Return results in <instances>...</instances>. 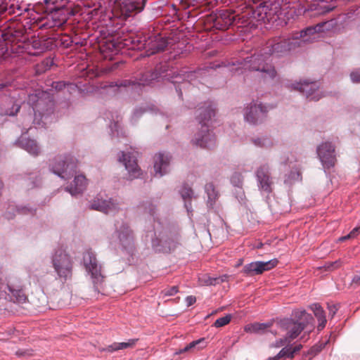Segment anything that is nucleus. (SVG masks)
Masks as SVG:
<instances>
[{"instance_id":"nucleus-49","label":"nucleus","mask_w":360,"mask_h":360,"mask_svg":"<svg viewBox=\"0 0 360 360\" xmlns=\"http://www.w3.org/2000/svg\"><path fill=\"white\" fill-rule=\"evenodd\" d=\"M360 13V6H352L349 7L345 13L347 19H353Z\"/></svg>"},{"instance_id":"nucleus-25","label":"nucleus","mask_w":360,"mask_h":360,"mask_svg":"<svg viewBox=\"0 0 360 360\" xmlns=\"http://www.w3.org/2000/svg\"><path fill=\"white\" fill-rule=\"evenodd\" d=\"M326 22H319L315 25L307 27L299 32L293 34V38L295 41H300L302 39L304 42L311 41L314 39V35L324 31L323 27L326 26Z\"/></svg>"},{"instance_id":"nucleus-55","label":"nucleus","mask_w":360,"mask_h":360,"mask_svg":"<svg viewBox=\"0 0 360 360\" xmlns=\"http://www.w3.org/2000/svg\"><path fill=\"white\" fill-rule=\"evenodd\" d=\"M335 7H336V6L333 3H330L328 4L320 5V8L321 10V13H329V12L332 11Z\"/></svg>"},{"instance_id":"nucleus-10","label":"nucleus","mask_w":360,"mask_h":360,"mask_svg":"<svg viewBox=\"0 0 360 360\" xmlns=\"http://www.w3.org/2000/svg\"><path fill=\"white\" fill-rule=\"evenodd\" d=\"M75 159L70 155H58L49 165L50 171L63 179H68L76 172Z\"/></svg>"},{"instance_id":"nucleus-28","label":"nucleus","mask_w":360,"mask_h":360,"mask_svg":"<svg viewBox=\"0 0 360 360\" xmlns=\"http://www.w3.org/2000/svg\"><path fill=\"white\" fill-rule=\"evenodd\" d=\"M20 179L24 181V186L28 190L39 188L42 184V179L39 172L20 175Z\"/></svg>"},{"instance_id":"nucleus-42","label":"nucleus","mask_w":360,"mask_h":360,"mask_svg":"<svg viewBox=\"0 0 360 360\" xmlns=\"http://www.w3.org/2000/svg\"><path fill=\"white\" fill-rule=\"evenodd\" d=\"M255 146L260 148H268L273 145L272 141L267 136L254 138L252 139Z\"/></svg>"},{"instance_id":"nucleus-60","label":"nucleus","mask_w":360,"mask_h":360,"mask_svg":"<svg viewBox=\"0 0 360 360\" xmlns=\"http://www.w3.org/2000/svg\"><path fill=\"white\" fill-rule=\"evenodd\" d=\"M186 303L187 307L193 305L196 302V297L193 295L187 296L186 297Z\"/></svg>"},{"instance_id":"nucleus-3","label":"nucleus","mask_w":360,"mask_h":360,"mask_svg":"<svg viewBox=\"0 0 360 360\" xmlns=\"http://www.w3.org/2000/svg\"><path fill=\"white\" fill-rule=\"evenodd\" d=\"M264 55L255 53L245 58L240 56H232L230 59L222 61L221 63L210 64L205 70L209 68L216 69L224 67L233 75H240L246 70L258 71L262 73V77L265 79H274L277 75L276 70L274 66L266 62Z\"/></svg>"},{"instance_id":"nucleus-18","label":"nucleus","mask_w":360,"mask_h":360,"mask_svg":"<svg viewBox=\"0 0 360 360\" xmlns=\"http://www.w3.org/2000/svg\"><path fill=\"white\" fill-rule=\"evenodd\" d=\"M119 161L122 162L127 171V180H133L139 178L141 174V170L137 164L138 153L133 150L130 152H120Z\"/></svg>"},{"instance_id":"nucleus-8","label":"nucleus","mask_w":360,"mask_h":360,"mask_svg":"<svg viewBox=\"0 0 360 360\" xmlns=\"http://www.w3.org/2000/svg\"><path fill=\"white\" fill-rule=\"evenodd\" d=\"M51 263L57 278L60 281L65 283L72 278L74 262L65 250H54L51 255Z\"/></svg>"},{"instance_id":"nucleus-58","label":"nucleus","mask_w":360,"mask_h":360,"mask_svg":"<svg viewBox=\"0 0 360 360\" xmlns=\"http://www.w3.org/2000/svg\"><path fill=\"white\" fill-rule=\"evenodd\" d=\"M339 307L338 304H328V314L333 318L337 313Z\"/></svg>"},{"instance_id":"nucleus-27","label":"nucleus","mask_w":360,"mask_h":360,"mask_svg":"<svg viewBox=\"0 0 360 360\" xmlns=\"http://www.w3.org/2000/svg\"><path fill=\"white\" fill-rule=\"evenodd\" d=\"M86 187V179L82 175L75 176L73 184L65 187V190L72 196H77L83 193Z\"/></svg>"},{"instance_id":"nucleus-6","label":"nucleus","mask_w":360,"mask_h":360,"mask_svg":"<svg viewBox=\"0 0 360 360\" xmlns=\"http://www.w3.org/2000/svg\"><path fill=\"white\" fill-rule=\"evenodd\" d=\"M27 102L34 112V124L39 125L41 122L44 123L43 119L46 120L53 113L54 100L52 95L47 91H35L34 93L28 95Z\"/></svg>"},{"instance_id":"nucleus-2","label":"nucleus","mask_w":360,"mask_h":360,"mask_svg":"<svg viewBox=\"0 0 360 360\" xmlns=\"http://www.w3.org/2000/svg\"><path fill=\"white\" fill-rule=\"evenodd\" d=\"M157 207L152 200H144L139 205L140 209L149 214V221H153V225L146 226V237L150 239L153 250L167 253L175 248L178 237L167 219L160 218Z\"/></svg>"},{"instance_id":"nucleus-62","label":"nucleus","mask_w":360,"mask_h":360,"mask_svg":"<svg viewBox=\"0 0 360 360\" xmlns=\"http://www.w3.org/2000/svg\"><path fill=\"white\" fill-rule=\"evenodd\" d=\"M360 233V226L353 229L350 232V236L352 238H355Z\"/></svg>"},{"instance_id":"nucleus-53","label":"nucleus","mask_w":360,"mask_h":360,"mask_svg":"<svg viewBox=\"0 0 360 360\" xmlns=\"http://www.w3.org/2000/svg\"><path fill=\"white\" fill-rule=\"evenodd\" d=\"M201 282L206 285H215L219 283V278L216 277L205 276L201 278Z\"/></svg>"},{"instance_id":"nucleus-56","label":"nucleus","mask_w":360,"mask_h":360,"mask_svg":"<svg viewBox=\"0 0 360 360\" xmlns=\"http://www.w3.org/2000/svg\"><path fill=\"white\" fill-rule=\"evenodd\" d=\"M350 78L353 83L360 82V69H356L350 73Z\"/></svg>"},{"instance_id":"nucleus-41","label":"nucleus","mask_w":360,"mask_h":360,"mask_svg":"<svg viewBox=\"0 0 360 360\" xmlns=\"http://www.w3.org/2000/svg\"><path fill=\"white\" fill-rule=\"evenodd\" d=\"M302 180V174L297 169L292 170L290 173L286 174L284 179V183L288 185H292L295 182L300 181Z\"/></svg>"},{"instance_id":"nucleus-15","label":"nucleus","mask_w":360,"mask_h":360,"mask_svg":"<svg viewBox=\"0 0 360 360\" xmlns=\"http://www.w3.org/2000/svg\"><path fill=\"white\" fill-rule=\"evenodd\" d=\"M272 108L269 104L252 101L245 108L244 120L250 125L259 124L266 120L268 112Z\"/></svg>"},{"instance_id":"nucleus-14","label":"nucleus","mask_w":360,"mask_h":360,"mask_svg":"<svg viewBox=\"0 0 360 360\" xmlns=\"http://www.w3.org/2000/svg\"><path fill=\"white\" fill-rule=\"evenodd\" d=\"M82 262L87 274L91 276L95 292H99L98 285L101 284L104 276L101 272V264L92 250L89 249L84 252Z\"/></svg>"},{"instance_id":"nucleus-59","label":"nucleus","mask_w":360,"mask_h":360,"mask_svg":"<svg viewBox=\"0 0 360 360\" xmlns=\"http://www.w3.org/2000/svg\"><path fill=\"white\" fill-rule=\"evenodd\" d=\"M302 348V344H296L294 346H292V345L291 344V352L293 354V356H295V355L299 352Z\"/></svg>"},{"instance_id":"nucleus-37","label":"nucleus","mask_w":360,"mask_h":360,"mask_svg":"<svg viewBox=\"0 0 360 360\" xmlns=\"http://www.w3.org/2000/svg\"><path fill=\"white\" fill-rule=\"evenodd\" d=\"M112 120H110L109 129H110V134L111 136H117L119 137L123 134L121 129V123L118 116H116V119L112 116Z\"/></svg>"},{"instance_id":"nucleus-20","label":"nucleus","mask_w":360,"mask_h":360,"mask_svg":"<svg viewBox=\"0 0 360 360\" xmlns=\"http://www.w3.org/2000/svg\"><path fill=\"white\" fill-rule=\"evenodd\" d=\"M316 153L323 167L325 169L333 167L336 158L335 146L331 142L326 141L317 146Z\"/></svg>"},{"instance_id":"nucleus-52","label":"nucleus","mask_w":360,"mask_h":360,"mask_svg":"<svg viewBox=\"0 0 360 360\" xmlns=\"http://www.w3.org/2000/svg\"><path fill=\"white\" fill-rule=\"evenodd\" d=\"M233 194L236 198L238 200V202L241 204L245 203V195L244 191L242 187L236 188Z\"/></svg>"},{"instance_id":"nucleus-12","label":"nucleus","mask_w":360,"mask_h":360,"mask_svg":"<svg viewBox=\"0 0 360 360\" xmlns=\"http://www.w3.org/2000/svg\"><path fill=\"white\" fill-rule=\"evenodd\" d=\"M112 238L116 239L119 248L123 252L129 255H133L135 250L134 236L127 223L116 224Z\"/></svg>"},{"instance_id":"nucleus-21","label":"nucleus","mask_w":360,"mask_h":360,"mask_svg":"<svg viewBox=\"0 0 360 360\" xmlns=\"http://www.w3.org/2000/svg\"><path fill=\"white\" fill-rule=\"evenodd\" d=\"M293 88L299 90L310 101H317L324 96L323 93L319 89V85L317 82L304 80L293 84Z\"/></svg>"},{"instance_id":"nucleus-24","label":"nucleus","mask_w":360,"mask_h":360,"mask_svg":"<svg viewBox=\"0 0 360 360\" xmlns=\"http://www.w3.org/2000/svg\"><path fill=\"white\" fill-rule=\"evenodd\" d=\"M172 156L169 153L160 152L154 157V176L160 178L170 171Z\"/></svg>"},{"instance_id":"nucleus-30","label":"nucleus","mask_w":360,"mask_h":360,"mask_svg":"<svg viewBox=\"0 0 360 360\" xmlns=\"http://www.w3.org/2000/svg\"><path fill=\"white\" fill-rule=\"evenodd\" d=\"M179 193L184 202V207L190 217L192 215L193 212L191 200L193 198H195L193 191L187 184H184L179 191Z\"/></svg>"},{"instance_id":"nucleus-50","label":"nucleus","mask_w":360,"mask_h":360,"mask_svg":"<svg viewBox=\"0 0 360 360\" xmlns=\"http://www.w3.org/2000/svg\"><path fill=\"white\" fill-rule=\"evenodd\" d=\"M292 341L290 340L289 338H287V336L285 335L282 338L277 339L274 343H272L271 347L275 348H279L281 347H285L287 345L291 343Z\"/></svg>"},{"instance_id":"nucleus-23","label":"nucleus","mask_w":360,"mask_h":360,"mask_svg":"<svg viewBox=\"0 0 360 360\" xmlns=\"http://www.w3.org/2000/svg\"><path fill=\"white\" fill-rule=\"evenodd\" d=\"M89 207L105 214H110L120 210V204L116 199L112 198L108 199L96 198L89 202Z\"/></svg>"},{"instance_id":"nucleus-7","label":"nucleus","mask_w":360,"mask_h":360,"mask_svg":"<svg viewBox=\"0 0 360 360\" xmlns=\"http://www.w3.org/2000/svg\"><path fill=\"white\" fill-rule=\"evenodd\" d=\"M250 13L239 15L229 11H220L214 16H210V20L212 22V27L219 30H226L231 25L238 27L253 26L252 20L248 17Z\"/></svg>"},{"instance_id":"nucleus-11","label":"nucleus","mask_w":360,"mask_h":360,"mask_svg":"<svg viewBox=\"0 0 360 360\" xmlns=\"http://www.w3.org/2000/svg\"><path fill=\"white\" fill-rule=\"evenodd\" d=\"M281 8L277 3L264 2L251 12L252 18L257 22L273 25L281 15Z\"/></svg>"},{"instance_id":"nucleus-22","label":"nucleus","mask_w":360,"mask_h":360,"mask_svg":"<svg viewBox=\"0 0 360 360\" xmlns=\"http://www.w3.org/2000/svg\"><path fill=\"white\" fill-rule=\"evenodd\" d=\"M168 45V39L160 34H154L143 40V48L147 55H153L163 51Z\"/></svg>"},{"instance_id":"nucleus-48","label":"nucleus","mask_w":360,"mask_h":360,"mask_svg":"<svg viewBox=\"0 0 360 360\" xmlns=\"http://www.w3.org/2000/svg\"><path fill=\"white\" fill-rule=\"evenodd\" d=\"M243 181V177L239 173H234L231 177V183L236 188L242 187Z\"/></svg>"},{"instance_id":"nucleus-9","label":"nucleus","mask_w":360,"mask_h":360,"mask_svg":"<svg viewBox=\"0 0 360 360\" xmlns=\"http://www.w3.org/2000/svg\"><path fill=\"white\" fill-rule=\"evenodd\" d=\"M300 46V41H295L292 37H274L268 41L264 48V54L273 58H279L287 56L292 49Z\"/></svg>"},{"instance_id":"nucleus-5","label":"nucleus","mask_w":360,"mask_h":360,"mask_svg":"<svg viewBox=\"0 0 360 360\" xmlns=\"http://www.w3.org/2000/svg\"><path fill=\"white\" fill-rule=\"evenodd\" d=\"M314 317L305 310H294L290 317L279 320L278 326L283 331H286L287 338L292 341L308 326H314Z\"/></svg>"},{"instance_id":"nucleus-4","label":"nucleus","mask_w":360,"mask_h":360,"mask_svg":"<svg viewBox=\"0 0 360 360\" xmlns=\"http://www.w3.org/2000/svg\"><path fill=\"white\" fill-rule=\"evenodd\" d=\"M215 108L212 102L207 101L196 110L195 117L201 128L192 139L194 145L203 148H210L215 146L216 137L209 129V124L215 116Z\"/></svg>"},{"instance_id":"nucleus-61","label":"nucleus","mask_w":360,"mask_h":360,"mask_svg":"<svg viewBox=\"0 0 360 360\" xmlns=\"http://www.w3.org/2000/svg\"><path fill=\"white\" fill-rule=\"evenodd\" d=\"M322 348H323L322 347H313L309 350L308 354H311L313 356H315L322 349Z\"/></svg>"},{"instance_id":"nucleus-32","label":"nucleus","mask_w":360,"mask_h":360,"mask_svg":"<svg viewBox=\"0 0 360 360\" xmlns=\"http://www.w3.org/2000/svg\"><path fill=\"white\" fill-rule=\"evenodd\" d=\"M20 105L14 102L13 99H9L6 108H0V124H2L6 118V116H15L20 110Z\"/></svg>"},{"instance_id":"nucleus-64","label":"nucleus","mask_w":360,"mask_h":360,"mask_svg":"<svg viewBox=\"0 0 360 360\" xmlns=\"http://www.w3.org/2000/svg\"><path fill=\"white\" fill-rule=\"evenodd\" d=\"M352 283L354 285H360V276L356 275L352 278Z\"/></svg>"},{"instance_id":"nucleus-13","label":"nucleus","mask_w":360,"mask_h":360,"mask_svg":"<svg viewBox=\"0 0 360 360\" xmlns=\"http://www.w3.org/2000/svg\"><path fill=\"white\" fill-rule=\"evenodd\" d=\"M6 281L5 293L3 292L1 298H4L13 303H25L27 298L24 291L22 281L13 274L6 276Z\"/></svg>"},{"instance_id":"nucleus-39","label":"nucleus","mask_w":360,"mask_h":360,"mask_svg":"<svg viewBox=\"0 0 360 360\" xmlns=\"http://www.w3.org/2000/svg\"><path fill=\"white\" fill-rule=\"evenodd\" d=\"M13 88V84L8 80H4L0 77V96H9L10 99H13L11 95V90ZM15 102L14 100H13Z\"/></svg>"},{"instance_id":"nucleus-1","label":"nucleus","mask_w":360,"mask_h":360,"mask_svg":"<svg viewBox=\"0 0 360 360\" xmlns=\"http://www.w3.org/2000/svg\"><path fill=\"white\" fill-rule=\"evenodd\" d=\"M165 67L162 65H157L154 70L146 71L141 74L139 79H121L115 82H106L100 84L99 88L101 94L113 96L129 89L135 90L141 86L149 85L153 81L160 78L167 77L174 84L179 98H182V89L190 84L201 74L202 70L196 71L180 70L172 74L167 73Z\"/></svg>"},{"instance_id":"nucleus-17","label":"nucleus","mask_w":360,"mask_h":360,"mask_svg":"<svg viewBox=\"0 0 360 360\" xmlns=\"http://www.w3.org/2000/svg\"><path fill=\"white\" fill-rule=\"evenodd\" d=\"M24 40V32L22 30H16L8 27L4 30L0 39V54L4 55L9 51H15L13 44Z\"/></svg>"},{"instance_id":"nucleus-57","label":"nucleus","mask_w":360,"mask_h":360,"mask_svg":"<svg viewBox=\"0 0 360 360\" xmlns=\"http://www.w3.org/2000/svg\"><path fill=\"white\" fill-rule=\"evenodd\" d=\"M144 112L145 110L142 108H136L133 112L131 120L136 122Z\"/></svg>"},{"instance_id":"nucleus-45","label":"nucleus","mask_w":360,"mask_h":360,"mask_svg":"<svg viewBox=\"0 0 360 360\" xmlns=\"http://www.w3.org/2000/svg\"><path fill=\"white\" fill-rule=\"evenodd\" d=\"M278 261L277 259H272L267 262L259 261V267L261 269L262 273L266 271H269L276 266L278 264Z\"/></svg>"},{"instance_id":"nucleus-31","label":"nucleus","mask_w":360,"mask_h":360,"mask_svg":"<svg viewBox=\"0 0 360 360\" xmlns=\"http://www.w3.org/2000/svg\"><path fill=\"white\" fill-rule=\"evenodd\" d=\"M145 2L146 0H122V9L128 15L132 12L139 13L143 10Z\"/></svg>"},{"instance_id":"nucleus-54","label":"nucleus","mask_w":360,"mask_h":360,"mask_svg":"<svg viewBox=\"0 0 360 360\" xmlns=\"http://www.w3.org/2000/svg\"><path fill=\"white\" fill-rule=\"evenodd\" d=\"M179 292L178 287L174 285L162 290L161 293L164 297L173 296Z\"/></svg>"},{"instance_id":"nucleus-51","label":"nucleus","mask_w":360,"mask_h":360,"mask_svg":"<svg viewBox=\"0 0 360 360\" xmlns=\"http://www.w3.org/2000/svg\"><path fill=\"white\" fill-rule=\"evenodd\" d=\"M101 49L103 53L109 51V52L112 53V54L117 53L118 51L115 44L112 41L106 42L105 44L101 48Z\"/></svg>"},{"instance_id":"nucleus-35","label":"nucleus","mask_w":360,"mask_h":360,"mask_svg":"<svg viewBox=\"0 0 360 360\" xmlns=\"http://www.w3.org/2000/svg\"><path fill=\"white\" fill-rule=\"evenodd\" d=\"M271 326H272V322H266V323H253L247 325L245 327V330L247 333H250L263 334Z\"/></svg>"},{"instance_id":"nucleus-34","label":"nucleus","mask_w":360,"mask_h":360,"mask_svg":"<svg viewBox=\"0 0 360 360\" xmlns=\"http://www.w3.org/2000/svg\"><path fill=\"white\" fill-rule=\"evenodd\" d=\"M137 341L138 339H129L127 342H113L112 344L103 348V351L112 353L115 351L131 348L136 345Z\"/></svg>"},{"instance_id":"nucleus-40","label":"nucleus","mask_w":360,"mask_h":360,"mask_svg":"<svg viewBox=\"0 0 360 360\" xmlns=\"http://www.w3.org/2000/svg\"><path fill=\"white\" fill-rule=\"evenodd\" d=\"M51 87L55 89L56 91H61L64 89H68V91H75L77 89V86L74 83L65 82L64 81H58L53 82L51 84Z\"/></svg>"},{"instance_id":"nucleus-47","label":"nucleus","mask_w":360,"mask_h":360,"mask_svg":"<svg viewBox=\"0 0 360 360\" xmlns=\"http://www.w3.org/2000/svg\"><path fill=\"white\" fill-rule=\"evenodd\" d=\"M232 316L226 314V316L217 319L213 324L215 328H221L227 325L231 320Z\"/></svg>"},{"instance_id":"nucleus-26","label":"nucleus","mask_w":360,"mask_h":360,"mask_svg":"<svg viewBox=\"0 0 360 360\" xmlns=\"http://www.w3.org/2000/svg\"><path fill=\"white\" fill-rule=\"evenodd\" d=\"M15 143L20 148L26 150L28 153L32 155H37L40 149L35 140L27 138L22 135L15 142Z\"/></svg>"},{"instance_id":"nucleus-36","label":"nucleus","mask_w":360,"mask_h":360,"mask_svg":"<svg viewBox=\"0 0 360 360\" xmlns=\"http://www.w3.org/2000/svg\"><path fill=\"white\" fill-rule=\"evenodd\" d=\"M205 192L207 196V205L209 207H213L216 200L219 198V193L215 189L213 184H207L205 186Z\"/></svg>"},{"instance_id":"nucleus-46","label":"nucleus","mask_w":360,"mask_h":360,"mask_svg":"<svg viewBox=\"0 0 360 360\" xmlns=\"http://www.w3.org/2000/svg\"><path fill=\"white\" fill-rule=\"evenodd\" d=\"M207 346V342L205 338H202L196 340H193L188 344V347L191 348V349H201L205 348Z\"/></svg>"},{"instance_id":"nucleus-43","label":"nucleus","mask_w":360,"mask_h":360,"mask_svg":"<svg viewBox=\"0 0 360 360\" xmlns=\"http://www.w3.org/2000/svg\"><path fill=\"white\" fill-rule=\"evenodd\" d=\"M277 358L280 359H293L294 356L291 352V343L283 347L277 354Z\"/></svg>"},{"instance_id":"nucleus-63","label":"nucleus","mask_w":360,"mask_h":360,"mask_svg":"<svg viewBox=\"0 0 360 360\" xmlns=\"http://www.w3.org/2000/svg\"><path fill=\"white\" fill-rule=\"evenodd\" d=\"M15 354L18 356H26V355L30 354V352L28 350H25V349H18V351H16Z\"/></svg>"},{"instance_id":"nucleus-29","label":"nucleus","mask_w":360,"mask_h":360,"mask_svg":"<svg viewBox=\"0 0 360 360\" xmlns=\"http://www.w3.org/2000/svg\"><path fill=\"white\" fill-rule=\"evenodd\" d=\"M15 212L20 214L34 215L35 210L29 206H16L14 204H10L4 213V217L8 220L13 219L15 215Z\"/></svg>"},{"instance_id":"nucleus-16","label":"nucleus","mask_w":360,"mask_h":360,"mask_svg":"<svg viewBox=\"0 0 360 360\" xmlns=\"http://www.w3.org/2000/svg\"><path fill=\"white\" fill-rule=\"evenodd\" d=\"M47 13H49L50 15L39 25V29L41 30L59 28L67 22L68 16L65 13L64 4L49 6Z\"/></svg>"},{"instance_id":"nucleus-19","label":"nucleus","mask_w":360,"mask_h":360,"mask_svg":"<svg viewBox=\"0 0 360 360\" xmlns=\"http://www.w3.org/2000/svg\"><path fill=\"white\" fill-rule=\"evenodd\" d=\"M255 177L258 189L261 193L269 195L272 192L274 182L267 164L262 165L257 169Z\"/></svg>"},{"instance_id":"nucleus-38","label":"nucleus","mask_w":360,"mask_h":360,"mask_svg":"<svg viewBox=\"0 0 360 360\" xmlns=\"http://www.w3.org/2000/svg\"><path fill=\"white\" fill-rule=\"evenodd\" d=\"M243 273L249 276L262 274L259 261L245 264L243 267Z\"/></svg>"},{"instance_id":"nucleus-44","label":"nucleus","mask_w":360,"mask_h":360,"mask_svg":"<svg viewBox=\"0 0 360 360\" xmlns=\"http://www.w3.org/2000/svg\"><path fill=\"white\" fill-rule=\"evenodd\" d=\"M8 276H11V274H8L3 266H0V298H1L3 292L5 293L6 286V277Z\"/></svg>"},{"instance_id":"nucleus-33","label":"nucleus","mask_w":360,"mask_h":360,"mask_svg":"<svg viewBox=\"0 0 360 360\" xmlns=\"http://www.w3.org/2000/svg\"><path fill=\"white\" fill-rule=\"evenodd\" d=\"M310 309L314 312V316H316L319 321V324L317 326L318 330H322L326 326V323L327 321L326 314L323 308L319 304L314 303L310 306Z\"/></svg>"}]
</instances>
